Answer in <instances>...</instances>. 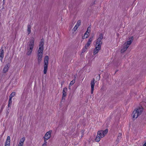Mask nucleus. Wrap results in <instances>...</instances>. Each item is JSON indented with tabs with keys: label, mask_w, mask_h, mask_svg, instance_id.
Returning a JSON list of instances; mask_svg holds the SVG:
<instances>
[{
	"label": "nucleus",
	"mask_w": 146,
	"mask_h": 146,
	"mask_svg": "<svg viewBox=\"0 0 146 146\" xmlns=\"http://www.w3.org/2000/svg\"><path fill=\"white\" fill-rule=\"evenodd\" d=\"M35 39L33 37H32L29 42L27 43V54L28 56L30 55L33 50L34 46Z\"/></svg>",
	"instance_id": "1"
},
{
	"label": "nucleus",
	"mask_w": 146,
	"mask_h": 146,
	"mask_svg": "<svg viewBox=\"0 0 146 146\" xmlns=\"http://www.w3.org/2000/svg\"><path fill=\"white\" fill-rule=\"evenodd\" d=\"M143 109L142 107H139L135 110L133 112L132 115H133V117L135 119L137 118L139 115H140L142 112Z\"/></svg>",
	"instance_id": "2"
},
{
	"label": "nucleus",
	"mask_w": 146,
	"mask_h": 146,
	"mask_svg": "<svg viewBox=\"0 0 146 146\" xmlns=\"http://www.w3.org/2000/svg\"><path fill=\"white\" fill-rule=\"evenodd\" d=\"M49 57L48 56H45L44 62V70L43 72L44 74H46L47 73V72L48 69V63Z\"/></svg>",
	"instance_id": "3"
},
{
	"label": "nucleus",
	"mask_w": 146,
	"mask_h": 146,
	"mask_svg": "<svg viewBox=\"0 0 146 146\" xmlns=\"http://www.w3.org/2000/svg\"><path fill=\"white\" fill-rule=\"evenodd\" d=\"M103 38V35L102 33H101L99 35V37L97 40L96 45L97 46H101V45L102 43V40Z\"/></svg>",
	"instance_id": "4"
},
{
	"label": "nucleus",
	"mask_w": 146,
	"mask_h": 146,
	"mask_svg": "<svg viewBox=\"0 0 146 146\" xmlns=\"http://www.w3.org/2000/svg\"><path fill=\"white\" fill-rule=\"evenodd\" d=\"M43 52V51H42V50H41V51H39V50H38L37 57L38 64H40L41 62Z\"/></svg>",
	"instance_id": "5"
},
{
	"label": "nucleus",
	"mask_w": 146,
	"mask_h": 146,
	"mask_svg": "<svg viewBox=\"0 0 146 146\" xmlns=\"http://www.w3.org/2000/svg\"><path fill=\"white\" fill-rule=\"evenodd\" d=\"M94 37L93 36L91 37L88 40V41L87 42V43L85 45L84 47L86 49H88L89 47L90 46L92 42V41Z\"/></svg>",
	"instance_id": "6"
},
{
	"label": "nucleus",
	"mask_w": 146,
	"mask_h": 146,
	"mask_svg": "<svg viewBox=\"0 0 146 146\" xmlns=\"http://www.w3.org/2000/svg\"><path fill=\"white\" fill-rule=\"evenodd\" d=\"M108 129H106L105 130H100L98 132V134L102 136L104 135V137L108 133Z\"/></svg>",
	"instance_id": "7"
},
{
	"label": "nucleus",
	"mask_w": 146,
	"mask_h": 146,
	"mask_svg": "<svg viewBox=\"0 0 146 146\" xmlns=\"http://www.w3.org/2000/svg\"><path fill=\"white\" fill-rule=\"evenodd\" d=\"M44 44V39H42L40 42L39 48L38 50L39 51L41 50H43V46Z\"/></svg>",
	"instance_id": "8"
},
{
	"label": "nucleus",
	"mask_w": 146,
	"mask_h": 146,
	"mask_svg": "<svg viewBox=\"0 0 146 146\" xmlns=\"http://www.w3.org/2000/svg\"><path fill=\"white\" fill-rule=\"evenodd\" d=\"M95 81L94 78H93L92 80L90 83L91 87V94H93L94 90V88L95 85V83L94 81Z\"/></svg>",
	"instance_id": "9"
},
{
	"label": "nucleus",
	"mask_w": 146,
	"mask_h": 146,
	"mask_svg": "<svg viewBox=\"0 0 146 146\" xmlns=\"http://www.w3.org/2000/svg\"><path fill=\"white\" fill-rule=\"evenodd\" d=\"M52 132V130H50L47 132L45 134V136L43 137L44 138L46 139V140L49 139L50 137V134Z\"/></svg>",
	"instance_id": "10"
},
{
	"label": "nucleus",
	"mask_w": 146,
	"mask_h": 146,
	"mask_svg": "<svg viewBox=\"0 0 146 146\" xmlns=\"http://www.w3.org/2000/svg\"><path fill=\"white\" fill-rule=\"evenodd\" d=\"M9 67V63L6 65L3 69V72L4 73H6L8 71Z\"/></svg>",
	"instance_id": "11"
},
{
	"label": "nucleus",
	"mask_w": 146,
	"mask_h": 146,
	"mask_svg": "<svg viewBox=\"0 0 146 146\" xmlns=\"http://www.w3.org/2000/svg\"><path fill=\"white\" fill-rule=\"evenodd\" d=\"M10 137L9 136L7 137V139L5 143V146H10Z\"/></svg>",
	"instance_id": "12"
},
{
	"label": "nucleus",
	"mask_w": 146,
	"mask_h": 146,
	"mask_svg": "<svg viewBox=\"0 0 146 146\" xmlns=\"http://www.w3.org/2000/svg\"><path fill=\"white\" fill-rule=\"evenodd\" d=\"M101 47L98 46H96L94 50V55H95L98 52L99 50L100 49Z\"/></svg>",
	"instance_id": "13"
},
{
	"label": "nucleus",
	"mask_w": 146,
	"mask_h": 146,
	"mask_svg": "<svg viewBox=\"0 0 146 146\" xmlns=\"http://www.w3.org/2000/svg\"><path fill=\"white\" fill-rule=\"evenodd\" d=\"M129 41H127L126 43H125L124 44H125L126 46H128V47L129 46V45L131 44L133 41V37H131L130 38H129Z\"/></svg>",
	"instance_id": "14"
},
{
	"label": "nucleus",
	"mask_w": 146,
	"mask_h": 146,
	"mask_svg": "<svg viewBox=\"0 0 146 146\" xmlns=\"http://www.w3.org/2000/svg\"><path fill=\"white\" fill-rule=\"evenodd\" d=\"M67 88H64L63 89L62 92V100L65 99L64 98L66 96V92Z\"/></svg>",
	"instance_id": "15"
},
{
	"label": "nucleus",
	"mask_w": 146,
	"mask_h": 146,
	"mask_svg": "<svg viewBox=\"0 0 146 146\" xmlns=\"http://www.w3.org/2000/svg\"><path fill=\"white\" fill-rule=\"evenodd\" d=\"M104 137V135L102 136L97 134L96 137L95 139V141L97 142H99L100 140V139Z\"/></svg>",
	"instance_id": "16"
},
{
	"label": "nucleus",
	"mask_w": 146,
	"mask_h": 146,
	"mask_svg": "<svg viewBox=\"0 0 146 146\" xmlns=\"http://www.w3.org/2000/svg\"><path fill=\"white\" fill-rule=\"evenodd\" d=\"M25 138L24 137H23L21 140L18 146H23V142L25 141Z\"/></svg>",
	"instance_id": "17"
},
{
	"label": "nucleus",
	"mask_w": 146,
	"mask_h": 146,
	"mask_svg": "<svg viewBox=\"0 0 146 146\" xmlns=\"http://www.w3.org/2000/svg\"><path fill=\"white\" fill-rule=\"evenodd\" d=\"M128 47L127 46H126L124 44L123 47L121 49V52L123 53L124 52L126 51Z\"/></svg>",
	"instance_id": "18"
},
{
	"label": "nucleus",
	"mask_w": 146,
	"mask_h": 146,
	"mask_svg": "<svg viewBox=\"0 0 146 146\" xmlns=\"http://www.w3.org/2000/svg\"><path fill=\"white\" fill-rule=\"evenodd\" d=\"M4 51L3 47L1 48L0 49V57H4Z\"/></svg>",
	"instance_id": "19"
},
{
	"label": "nucleus",
	"mask_w": 146,
	"mask_h": 146,
	"mask_svg": "<svg viewBox=\"0 0 146 146\" xmlns=\"http://www.w3.org/2000/svg\"><path fill=\"white\" fill-rule=\"evenodd\" d=\"M31 26L30 25H28L27 26V31L28 33V35L31 32Z\"/></svg>",
	"instance_id": "20"
},
{
	"label": "nucleus",
	"mask_w": 146,
	"mask_h": 146,
	"mask_svg": "<svg viewBox=\"0 0 146 146\" xmlns=\"http://www.w3.org/2000/svg\"><path fill=\"white\" fill-rule=\"evenodd\" d=\"M15 92H12L10 95L9 98H12L13 97L15 96Z\"/></svg>",
	"instance_id": "21"
},
{
	"label": "nucleus",
	"mask_w": 146,
	"mask_h": 146,
	"mask_svg": "<svg viewBox=\"0 0 146 146\" xmlns=\"http://www.w3.org/2000/svg\"><path fill=\"white\" fill-rule=\"evenodd\" d=\"M75 82V79L71 81L69 84V86H71L72 84L74 83Z\"/></svg>",
	"instance_id": "22"
},
{
	"label": "nucleus",
	"mask_w": 146,
	"mask_h": 146,
	"mask_svg": "<svg viewBox=\"0 0 146 146\" xmlns=\"http://www.w3.org/2000/svg\"><path fill=\"white\" fill-rule=\"evenodd\" d=\"M88 34H87V33L86 32L84 34V36H83L84 38H83L82 37V38H87L88 37Z\"/></svg>",
	"instance_id": "23"
},
{
	"label": "nucleus",
	"mask_w": 146,
	"mask_h": 146,
	"mask_svg": "<svg viewBox=\"0 0 146 146\" xmlns=\"http://www.w3.org/2000/svg\"><path fill=\"white\" fill-rule=\"evenodd\" d=\"M81 23V21L80 20H79L77 22V23L76 25H77V26H78V27L80 25Z\"/></svg>",
	"instance_id": "24"
},
{
	"label": "nucleus",
	"mask_w": 146,
	"mask_h": 146,
	"mask_svg": "<svg viewBox=\"0 0 146 146\" xmlns=\"http://www.w3.org/2000/svg\"><path fill=\"white\" fill-rule=\"evenodd\" d=\"M91 27H88L87 29V31L86 32L89 33L90 32Z\"/></svg>",
	"instance_id": "25"
},
{
	"label": "nucleus",
	"mask_w": 146,
	"mask_h": 146,
	"mask_svg": "<svg viewBox=\"0 0 146 146\" xmlns=\"http://www.w3.org/2000/svg\"><path fill=\"white\" fill-rule=\"evenodd\" d=\"M5 105L4 104H3L1 106V110H0V113L1 112L4 108L5 107Z\"/></svg>",
	"instance_id": "26"
},
{
	"label": "nucleus",
	"mask_w": 146,
	"mask_h": 146,
	"mask_svg": "<svg viewBox=\"0 0 146 146\" xmlns=\"http://www.w3.org/2000/svg\"><path fill=\"white\" fill-rule=\"evenodd\" d=\"M78 28V26H77V25H76L73 29V30L74 31H75Z\"/></svg>",
	"instance_id": "27"
},
{
	"label": "nucleus",
	"mask_w": 146,
	"mask_h": 146,
	"mask_svg": "<svg viewBox=\"0 0 146 146\" xmlns=\"http://www.w3.org/2000/svg\"><path fill=\"white\" fill-rule=\"evenodd\" d=\"M12 102V98H9V104H11Z\"/></svg>",
	"instance_id": "28"
},
{
	"label": "nucleus",
	"mask_w": 146,
	"mask_h": 146,
	"mask_svg": "<svg viewBox=\"0 0 146 146\" xmlns=\"http://www.w3.org/2000/svg\"><path fill=\"white\" fill-rule=\"evenodd\" d=\"M121 137L118 136L116 139V141H118L121 139Z\"/></svg>",
	"instance_id": "29"
},
{
	"label": "nucleus",
	"mask_w": 146,
	"mask_h": 146,
	"mask_svg": "<svg viewBox=\"0 0 146 146\" xmlns=\"http://www.w3.org/2000/svg\"><path fill=\"white\" fill-rule=\"evenodd\" d=\"M86 49L84 48H83L82 51V53H84L86 51Z\"/></svg>",
	"instance_id": "30"
},
{
	"label": "nucleus",
	"mask_w": 146,
	"mask_h": 146,
	"mask_svg": "<svg viewBox=\"0 0 146 146\" xmlns=\"http://www.w3.org/2000/svg\"><path fill=\"white\" fill-rule=\"evenodd\" d=\"M44 139V143L47 144V142L46 141L47 140H46V139Z\"/></svg>",
	"instance_id": "31"
},
{
	"label": "nucleus",
	"mask_w": 146,
	"mask_h": 146,
	"mask_svg": "<svg viewBox=\"0 0 146 146\" xmlns=\"http://www.w3.org/2000/svg\"><path fill=\"white\" fill-rule=\"evenodd\" d=\"M0 57L1 58V59H0V60L2 62V60H3V57Z\"/></svg>",
	"instance_id": "32"
},
{
	"label": "nucleus",
	"mask_w": 146,
	"mask_h": 146,
	"mask_svg": "<svg viewBox=\"0 0 146 146\" xmlns=\"http://www.w3.org/2000/svg\"><path fill=\"white\" fill-rule=\"evenodd\" d=\"M122 135V134L121 133H119L118 134V136H120V137H121V135Z\"/></svg>",
	"instance_id": "33"
},
{
	"label": "nucleus",
	"mask_w": 146,
	"mask_h": 146,
	"mask_svg": "<svg viewBox=\"0 0 146 146\" xmlns=\"http://www.w3.org/2000/svg\"><path fill=\"white\" fill-rule=\"evenodd\" d=\"M46 145H47V144L43 143V145H42V146H46Z\"/></svg>",
	"instance_id": "34"
},
{
	"label": "nucleus",
	"mask_w": 146,
	"mask_h": 146,
	"mask_svg": "<svg viewBox=\"0 0 146 146\" xmlns=\"http://www.w3.org/2000/svg\"><path fill=\"white\" fill-rule=\"evenodd\" d=\"M9 113V112L8 111V110L7 111V115Z\"/></svg>",
	"instance_id": "35"
},
{
	"label": "nucleus",
	"mask_w": 146,
	"mask_h": 146,
	"mask_svg": "<svg viewBox=\"0 0 146 146\" xmlns=\"http://www.w3.org/2000/svg\"><path fill=\"white\" fill-rule=\"evenodd\" d=\"M11 104H9V103H8V107H10Z\"/></svg>",
	"instance_id": "36"
},
{
	"label": "nucleus",
	"mask_w": 146,
	"mask_h": 146,
	"mask_svg": "<svg viewBox=\"0 0 146 146\" xmlns=\"http://www.w3.org/2000/svg\"><path fill=\"white\" fill-rule=\"evenodd\" d=\"M143 146H146V143H144Z\"/></svg>",
	"instance_id": "37"
},
{
	"label": "nucleus",
	"mask_w": 146,
	"mask_h": 146,
	"mask_svg": "<svg viewBox=\"0 0 146 146\" xmlns=\"http://www.w3.org/2000/svg\"><path fill=\"white\" fill-rule=\"evenodd\" d=\"M5 3V1H4V0H3V3L4 4Z\"/></svg>",
	"instance_id": "38"
},
{
	"label": "nucleus",
	"mask_w": 146,
	"mask_h": 146,
	"mask_svg": "<svg viewBox=\"0 0 146 146\" xmlns=\"http://www.w3.org/2000/svg\"><path fill=\"white\" fill-rule=\"evenodd\" d=\"M70 86H69V89H70Z\"/></svg>",
	"instance_id": "39"
},
{
	"label": "nucleus",
	"mask_w": 146,
	"mask_h": 146,
	"mask_svg": "<svg viewBox=\"0 0 146 146\" xmlns=\"http://www.w3.org/2000/svg\"><path fill=\"white\" fill-rule=\"evenodd\" d=\"M117 71H118V70L116 71L115 72V73H116Z\"/></svg>",
	"instance_id": "40"
},
{
	"label": "nucleus",
	"mask_w": 146,
	"mask_h": 146,
	"mask_svg": "<svg viewBox=\"0 0 146 146\" xmlns=\"http://www.w3.org/2000/svg\"><path fill=\"white\" fill-rule=\"evenodd\" d=\"M82 135H84V133H83V132L82 133Z\"/></svg>",
	"instance_id": "41"
},
{
	"label": "nucleus",
	"mask_w": 146,
	"mask_h": 146,
	"mask_svg": "<svg viewBox=\"0 0 146 146\" xmlns=\"http://www.w3.org/2000/svg\"><path fill=\"white\" fill-rule=\"evenodd\" d=\"M83 136V135H82V136H81V138H82V137Z\"/></svg>",
	"instance_id": "42"
},
{
	"label": "nucleus",
	"mask_w": 146,
	"mask_h": 146,
	"mask_svg": "<svg viewBox=\"0 0 146 146\" xmlns=\"http://www.w3.org/2000/svg\"><path fill=\"white\" fill-rule=\"evenodd\" d=\"M62 84H61V85H62Z\"/></svg>",
	"instance_id": "43"
}]
</instances>
